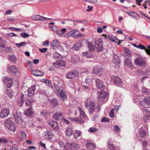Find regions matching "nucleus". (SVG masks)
I'll return each instance as SVG.
<instances>
[{
    "mask_svg": "<svg viewBox=\"0 0 150 150\" xmlns=\"http://www.w3.org/2000/svg\"><path fill=\"white\" fill-rule=\"evenodd\" d=\"M144 102L142 106L146 108H149L150 107V97H147L145 98L144 99Z\"/></svg>",
    "mask_w": 150,
    "mask_h": 150,
    "instance_id": "nucleus-13",
    "label": "nucleus"
},
{
    "mask_svg": "<svg viewBox=\"0 0 150 150\" xmlns=\"http://www.w3.org/2000/svg\"><path fill=\"white\" fill-rule=\"evenodd\" d=\"M78 109L79 111L80 114L81 116L83 117L85 119L87 120L88 117L85 114L84 112L80 108H78Z\"/></svg>",
    "mask_w": 150,
    "mask_h": 150,
    "instance_id": "nucleus-35",
    "label": "nucleus"
},
{
    "mask_svg": "<svg viewBox=\"0 0 150 150\" xmlns=\"http://www.w3.org/2000/svg\"><path fill=\"white\" fill-rule=\"evenodd\" d=\"M81 46V43L77 42L74 45V46L73 47L72 49L74 50H78L80 48Z\"/></svg>",
    "mask_w": 150,
    "mask_h": 150,
    "instance_id": "nucleus-34",
    "label": "nucleus"
},
{
    "mask_svg": "<svg viewBox=\"0 0 150 150\" xmlns=\"http://www.w3.org/2000/svg\"><path fill=\"white\" fill-rule=\"evenodd\" d=\"M114 108L112 109L109 113L110 116L112 118L114 116Z\"/></svg>",
    "mask_w": 150,
    "mask_h": 150,
    "instance_id": "nucleus-49",
    "label": "nucleus"
},
{
    "mask_svg": "<svg viewBox=\"0 0 150 150\" xmlns=\"http://www.w3.org/2000/svg\"><path fill=\"white\" fill-rule=\"evenodd\" d=\"M36 85H33L30 87L28 90V96L30 97L32 96L34 94L36 90Z\"/></svg>",
    "mask_w": 150,
    "mask_h": 150,
    "instance_id": "nucleus-15",
    "label": "nucleus"
},
{
    "mask_svg": "<svg viewBox=\"0 0 150 150\" xmlns=\"http://www.w3.org/2000/svg\"><path fill=\"white\" fill-rule=\"evenodd\" d=\"M85 105L86 108L90 106L89 112L91 114L93 112L95 106L94 103L90 102L89 100H87L85 102Z\"/></svg>",
    "mask_w": 150,
    "mask_h": 150,
    "instance_id": "nucleus-4",
    "label": "nucleus"
},
{
    "mask_svg": "<svg viewBox=\"0 0 150 150\" xmlns=\"http://www.w3.org/2000/svg\"><path fill=\"white\" fill-rule=\"evenodd\" d=\"M29 36V35L25 33H22L21 34V36L22 37L26 38L28 37Z\"/></svg>",
    "mask_w": 150,
    "mask_h": 150,
    "instance_id": "nucleus-52",
    "label": "nucleus"
},
{
    "mask_svg": "<svg viewBox=\"0 0 150 150\" xmlns=\"http://www.w3.org/2000/svg\"><path fill=\"white\" fill-rule=\"evenodd\" d=\"M9 58L10 60L13 62H15L16 60V57L13 55H9Z\"/></svg>",
    "mask_w": 150,
    "mask_h": 150,
    "instance_id": "nucleus-46",
    "label": "nucleus"
},
{
    "mask_svg": "<svg viewBox=\"0 0 150 150\" xmlns=\"http://www.w3.org/2000/svg\"><path fill=\"white\" fill-rule=\"evenodd\" d=\"M49 42L48 40L43 42L42 43V45L44 46H47L49 45Z\"/></svg>",
    "mask_w": 150,
    "mask_h": 150,
    "instance_id": "nucleus-54",
    "label": "nucleus"
},
{
    "mask_svg": "<svg viewBox=\"0 0 150 150\" xmlns=\"http://www.w3.org/2000/svg\"><path fill=\"white\" fill-rule=\"evenodd\" d=\"M9 110L7 108L3 109L0 112V117L4 118L8 116L10 114Z\"/></svg>",
    "mask_w": 150,
    "mask_h": 150,
    "instance_id": "nucleus-10",
    "label": "nucleus"
},
{
    "mask_svg": "<svg viewBox=\"0 0 150 150\" xmlns=\"http://www.w3.org/2000/svg\"><path fill=\"white\" fill-rule=\"evenodd\" d=\"M88 47L89 49L91 51H92L95 49V45H94L91 42H90L88 41L87 42Z\"/></svg>",
    "mask_w": 150,
    "mask_h": 150,
    "instance_id": "nucleus-36",
    "label": "nucleus"
},
{
    "mask_svg": "<svg viewBox=\"0 0 150 150\" xmlns=\"http://www.w3.org/2000/svg\"><path fill=\"white\" fill-rule=\"evenodd\" d=\"M101 121L103 122H109L110 121V120L109 119L104 117L101 119Z\"/></svg>",
    "mask_w": 150,
    "mask_h": 150,
    "instance_id": "nucleus-51",
    "label": "nucleus"
},
{
    "mask_svg": "<svg viewBox=\"0 0 150 150\" xmlns=\"http://www.w3.org/2000/svg\"><path fill=\"white\" fill-rule=\"evenodd\" d=\"M124 64L130 68L133 67L131 59L128 58H127L125 59Z\"/></svg>",
    "mask_w": 150,
    "mask_h": 150,
    "instance_id": "nucleus-21",
    "label": "nucleus"
},
{
    "mask_svg": "<svg viewBox=\"0 0 150 150\" xmlns=\"http://www.w3.org/2000/svg\"><path fill=\"white\" fill-rule=\"evenodd\" d=\"M57 143L61 147H64V149H65V145L64 142L62 141L59 140H58L57 141Z\"/></svg>",
    "mask_w": 150,
    "mask_h": 150,
    "instance_id": "nucleus-43",
    "label": "nucleus"
},
{
    "mask_svg": "<svg viewBox=\"0 0 150 150\" xmlns=\"http://www.w3.org/2000/svg\"><path fill=\"white\" fill-rule=\"evenodd\" d=\"M5 125V126L8 128L12 132H15V125L13 122L10 120H6Z\"/></svg>",
    "mask_w": 150,
    "mask_h": 150,
    "instance_id": "nucleus-2",
    "label": "nucleus"
},
{
    "mask_svg": "<svg viewBox=\"0 0 150 150\" xmlns=\"http://www.w3.org/2000/svg\"><path fill=\"white\" fill-rule=\"evenodd\" d=\"M79 32L77 30H73L69 32L66 34V36L67 37H70L72 36L74 38H76V34Z\"/></svg>",
    "mask_w": 150,
    "mask_h": 150,
    "instance_id": "nucleus-12",
    "label": "nucleus"
},
{
    "mask_svg": "<svg viewBox=\"0 0 150 150\" xmlns=\"http://www.w3.org/2000/svg\"><path fill=\"white\" fill-rule=\"evenodd\" d=\"M31 74L37 76H42L44 74V73L42 71L36 70H32L31 71Z\"/></svg>",
    "mask_w": 150,
    "mask_h": 150,
    "instance_id": "nucleus-23",
    "label": "nucleus"
},
{
    "mask_svg": "<svg viewBox=\"0 0 150 150\" xmlns=\"http://www.w3.org/2000/svg\"><path fill=\"white\" fill-rule=\"evenodd\" d=\"M108 148L110 149L113 150L114 149V146L111 143V141L110 140H108Z\"/></svg>",
    "mask_w": 150,
    "mask_h": 150,
    "instance_id": "nucleus-39",
    "label": "nucleus"
},
{
    "mask_svg": "<svg viewBox=\"0 0 150 150\" xmlns=\"http://www.w3.org/2000/svg\"><path fill=\"white\" fill-rule=\"evenodd\" d=\"M134 62L135 64L141 66H144L146 64V61L143 58L141 57L136 58Z\"/></svg>",
    "mask_w": 150,
    "mask_h": 150,
    "instance_id": "nucleus-5",
    "label": "nucleus"
},
{
    "mask_svg": "<svg viewBox=\"0 0 150 150\" xmlns=\"http://www.w3.org/2000/svg\"><path fill=\"white\" fill-rule=\"evenodd\" d=\"M60 54L57 52H55L53 54L54 57L55 59H58L59 58Z\"/></svg>",
    "mask_w": 150,
    "mask_h": 150,
    "instance_id": "nucleus-55",
    "label": "nucleus"
},
{
    "mask_svg": "<svg viewBox=\"0 0 150 150\" xmlns=\"http://www.w3.org/2000/svg\"><path fill=\"white\" fill-rule=\"evenodd\" d=\"M83 56L86 57L88 58H92L93 57V55L90 52H85L83 53Z\"/></svg>",
    "mask_w": 150,
    "mask_h": 150,
    "instance_id": "nucleus-38",
    "label": "nucleus"
},
{
    "mask_svg": "<svg viewBox=\"0 0 150 150\" xmlns=\"http://www.w3.org/2000/svg\"><path fill=\"white\" fill-rule=\"evenodd\" d=\"M96 82L97 87L99 88L103 87L105 85L104 84L103 81L99 79H96Z\"/></svg>",
    "mask_w": 150,
    "mask_h": 150,
    "instance_id": "nucleus-20",
    "label": "nucleus"
},
{
    "mask_svg": "<svg viewBox=\"0 0 150 150\" xmlns=\"http://www.w3.org/2000/svg\"><path fill=\"white\" fill-rule=\"evenodd\" d=\"M127 13L129 16H133L136 15H137V14L135 12H128Z\"/></svg>",
    "mask_w": 150,
    "mask_h": 150,
    "instance_id": "nucleus-50",
    "label": "nucleus"
},
{
    "mask_svg": "<svg viewBox=\"0 0 150 150\" xmlns=\"http://www.w3.org/2000/svg\"><path fill=\"white\" fill-rule=\"evenodd\" d=\"M78 76V72L76 70H74L68 73L66 75V77L68 79H72L77 77Z\"/></svg>",
    "mask_w": 150,
    "mask_h": 150,
    "instance_id": "nucleus-9",
    "label": "nucleus"
},
{
    "mask_svg": "<svg viewBox=\"0 0 150 150\" xmlns=\"http://www.w3.org/2000/svg\"><path fill=\"white\" fill-rule=\"evenodd\" d=\"M26 43L24 42H22L19 43H16L15 44L18 47H21L24 46L26 45Z\"/></svg>",
    "mask_w": 150,
    "mask_h": 150,
    "instance_id": "nucleus-44",
    "label": "nucleus"
},
{
    "mask_svg": "<svg viewBox=\"0 0 150 150\" xmlns=\"http://www.w3.org/2000/svg\"><path fill=\"white\" fill-rule=\"evenodd\" d=\"M59 46V42L57 40H54L51 44V47L53 49H55Z\"/></svg>",
    "mask_w": 150,
    "mask_h": 150,
    "instance_id": "nucleus-28",
    "label": "nucleus"
},
{
    "mask_svg": "<svg viewBox=\"0 0 150 150\" xmlns=\"http://www.w3.org/2000/svg\"><path fill=\"white\" fill-rule=\"evenodd\" d=\"M21 115L20 113L17 112H16L13 114V117L15 121L20 124L22 122V120L21 118Z\"/></svg>",
    "mask_w": 150,
    "mask_h": 150,
    "instance_id": "nucleus-11",
    "label": "nucleus"
},
{
    "mask_svg": "<svg viewBox=\"0 0 150 150\" xmlns=\"http://www.w3.org/2000/svg\"><path fill=\"white\" fill-rule=\"evenodd\" d=\"M8 142V140L5 139H0V143H6Z\"/></svg>",
    "mask_w": 150,
    "mask_h": 150,
    "instance_id": "nucleus-56",
    "label": "nucleus"
},
{
    "mask_svg": "<svg viewBox=\"0 0 150 150\" xmlns=\"http://www.w3.org/2000/svg\"><path fill=\"white\" fill-rule=\"evenodd\" d=\"M91 80L88 78H87L85 80V82L87 83H88L91 82Z\"/></svg>",
    "mask_w": 150,
    "mask_h": 150,
    "instance_id": "nucleus-64",
    "label": "nucleus"
},
{
    "mask_svg": "<svg viewBox=\"0 0 150 150\" xmlns=\"http://www.w3.org/2000/svg\"><path fill=\"white\" fill-rule=\"evenodd\" d=\"M84 36V35H83L81 34H79V32L78 33H77L76 34V39L80 37H83Z\"/></svg>",
    "mask_w": 150,
    "mask_h": 150,
    "instance_id": "nucleus-60",
    "label": "nucleus"
},
{
    "mask_svg": "<svg viewBox=\"0 0 150 150\" xmlns=\"http://www.w3.org/2000/svg\"><path fill=\"white\" fill-rule=\"evenodd\" d=\"M31 18L35 20H40L42 21V16L38 15H35L31 17Z\"/></svg>",
    "mask_w": 150,
    "mask_h": 150,
    "instance_id": "nucleus-30",
    "label": "nucleus"
},
{
    "mask_svg": "<svg viewBox=\"0 0 150 150\" xmlns=\"http://www.w3.org/2000/svg\"><path fill=\"white\" fill-rule=\"evenodd\" d=\"M81 134V132L79 131H76L74 134V136L76 139L79 137Z\"/></svg>",
    "mask_w": 150,
    "mask_h": 150,
    "instance_id": "nucleus-40",
    "label": "nucleus"
},
{
    "mask_svg": "<svg viewBox=\"0 0 150 150\" xmlns=\"http://www.w3.org/2000/svg\"><path fill=\"white\" fill-rule=\"evenodd\" d=\"M71 120L73 121H74L76 123H81L83 122V121L80 117L70 118Z\"/></svg>",
    "mask_w": 150,
    "mask_h": 150,
    "instance_id": "nucleus-25",
    "label": "nucleus"
},
{
    "mask_svg": "<svg viewBox=\"0 0 150 150\" xmlns=\"http://www.w3.org/2000/svg\"><path fill=\"white\" fill-rule=\"evenodd\" d=\"M103 69L101 67L96 66L94 67L92 73L95 74H97L103 72Z\"/></svg>",
    "mask_w": 150,
    "mask_h": 150,
    "instance_id": "nucleus-17",
    "label": "nucleus"
},
{
    "mask_svg": "<svg viewBox=\"0 0 150 150\" xmlns=\"http://www.w3.org/2000/svg\"><path fill=\"white\" fill-rule=\"evenodd\" d=\"M50 28L53 31H56L57 30V28L55 26H51L50 27Z\"/></svg>",
    "mask_w": 150,
    "mask_h": 150,
    "instance_id": "nucleus-58",
    "label": "nucleus"
},
{
    "mask_svg": "<svg viewBox=\"0 0 150 150\" xmlns=\"http://www.w3.org/2000/svg\"><path fill=\"white\" fill-rule=\"evenodd\" d=\"M114 131L117 132H120V129L118 126H115L114 128Z\"/></svg>",
    "mask_w": 150,
    "mask_h": 150,
    "instance_id": "nucleus-53",
    "label": "nucleus"
},
{
    "mask_svg": "<svg viewBox=\"0 0 150 150\" xmlns=\"http://www.w3.org/2000/svg\"><path fill=\"white\" fill-rule=\"evenodd\" d=\"M143 119L145 122H147L150 119V116L149 115H145L144 116Z\"/></svg>",
    "mask_w": 150,
    "mask_h": 150,
    "instance_id": "nucleus-47",
    "label": "nucleus"
},
{
    "mask_svg": "<svg viewBox=\"0 0 150 150\" xmlns=\"http://www.w3.org/2000/svg\"><path fill=\"white\" fill-rule=\"evenodd\" d=\"M98 131V129L94 127H91L89 128L88 131L90 132H96Z\"/></svg>",
    "mask_w": 150,
    "mask_h": 150,
    "instance_id": "nucleus-42",
    "label": "nucleus"
},
{
    "mask_svg": "<svg viewBox=\"0 0 150 150\" xmlns=\"http://www.w3.org/2000/svg\"><path fill=\"white\" fill-rule=\"evenodd\" d=\"M139 135L140 137H144L146 135V132L145 129L143 128H141L139 130Z\"/></svg>",
    "mask_w": 150,
    "mask_h": 150,
    "instance_id": "nucleus-32",
    "label": "nucleus"
},
{
    "mask_svg": "<svg viewBox=\"0 0 150 150\" xmlns=\"http://www.w3.org/2000/svg\"><path fill=\"white\" fill-rule=\"evenodd\" d=\"M34 112L31 108L27 109L26 111L25 112V115L28 116H31L34 115Z\"/></svg>",
    "mask_w": 150,
    "mask_h": 150,
    "instance_id": "nucleus-27",
    "label": "nucleus"
},
{
    "mask_svg": "<svg viewBox=\"0 0 150 150\" xmlns=\"http://www.w3.org/2000/svg\"><path fill=\"white\" fill-rule=\"evenodd\" d=\"M111 80L113 83L117 85L122 86L123 85V82L121 79L117 76H112Z\"/></svg>",
    "mask_w": 150,
    "mask_h": 150,
    "instance_id": "nucleus-3",
    "label": "nucleus"
},
{
    "mask_svg": "<svg viewBox=\"0 0 150 150\" xmlns=\"http://www.w3.org/2000/svg\"><path fill=\"white\" fill-rule=\"evenodd\" d=\"M60 96L63 100L64 101L67 99V97L64 91H62L60 92Z\"/></svg>",
    "mask_w": 150,
    "mask_h": 150,
    "instance_id": "nucleus-37",
    "label": "nucleus"
},
{
    "mask_svg": "<svg viewBox=\"0 0 150 150\" xmlns=\"http://www.w3.org/2000/svg\"><path fill=\"white\" fill-rule=\"evenodd\" d=\"M86 145L87 148L88 150H93L96 148L95 145L90 142L87 143Z\"/></svg>",
    "mask_w": 150,
    "mask_h": 150,
    "instance_id": "nucleus-29",
    "label": "nucleus"
},
{
    "mask_svg": "<svg viewBox=\"0 0 150 150\" xmlns=\"http://www.w3.org/2000/svg\"><path fill=\"white\" fill-rule=\"evenodd\" d=\"M107 96V94L104 91L98 92L97 96L98 100L100 101H103L105 100Z\"/></svg>",
    "mask_w": 150,
    "mask_h": 150,
    "instance_id": "nucleus-6",
    "label": "nucleus"
},
{
    "mask_svg": "<svg viewBox=\"0 0 150 150\" xmlns=\"http://www.w3.org/2000/svg\"><path fill=\"white\" fill-rule=\"evenodd\" d=\"M112 61L117 67H119L120 66V61L118 56L117 54H115L114 55Z\"/></svg>",
    "mask_w": 150,
    "mask_h": 150,
    "instance_id": "nucleus-18",
    "label": "nucleus"
},
{
    "mask_svg": "<svg viewBox=\"0 0 150 150\" xmlns=\"http://www.w3.org/2000/svg\"><path fill=\"white\" fill-rule=\"evenodd\" d=\"M69 20L70 21H73L74 22H80L81 23H85L87 22L86 21V20H84V21H75L72 20Z\"/></svg>",
    "mask_w": 150,
    "mask_h": 150,
    "instance_id": "nucleus-59",
    "label": "nucleus"
},
{
    "mask_svg": "<svg viewBox=\"0 0 150 150\" xmlns=\"http://www.w3.org/2000/svg\"><path fill=\"white\" fill-rule=\"evenodd\" d=\"M4 83L7 88H10L12 86V79L8 77H4L3 78Z\"/></svg>",
    "mask_w": 150,
    "mask_h": 150,
    "instance_id": "nucleus-8",
    "label": "nucleus"
},
{
    "mask_svg": "<svg viewBox=\"0 0 150 150\" xmlns=\"http://www.w3.org/2000/svg\"><path fill=\"white\" fill-rule=\"evenodd\" d=\"M33 102V101L32 100L31 101H30V100H29L28 101V103L27 101H26L25 102V104L26 105L28 106H31L32 104V103Z\"/></svg>",
    "mask_w": 150,
    "mask_h": 150,
    "instance_id": "nucleus-57",
    "label": "nucleus"
},
{
    "mask_svg": "<svg viewBox=\"0 0 150 150\" xmlns=\"http://www.w3.org/2000/svg\"><path fill=\"white\" fill-rule=\"evenodd\" d=\"M95 47L98 52H100L103 50V41L101 38H99L95 41Z\"/></svg>",
    "mask_w": 150,
    "mask_h": 150,
    "instance_id": "nucleus-1",
    "label": "nucleus"
},
{
    "mask_svg": "<svg viewBox=\"0 0 150 150\" xmlns=\"http://www.w3.org/2000/svg\"><path fill=\"white\" fill-rule=\"evenodd\" d=\"M24 94L21 93L20 99L18 100V105L20 107L22 106L24 103Z\"/></svg>",
    "mask_w": 150,
    "mask_h": 150,
    "instance_id": "nucleus-22",
    "label": "nucleus"
},
{
    "mask_svg": "<svg viewBox=\"0 0 150 150\" xmlns=\"http://www.w3.org/2000/svg\"><path fill=\"white\" fill-rule=\"evenodd\" d=\"M105 35V38L108 37L110 40L117 43L118 45H119L121 43V41L114 36L109 35L107 36L106 35Z\"/></svg>",
    "mask_w": 150,
    "mask_h": 150,
    "instance_id": "nucleus-14",
    "label": "nucleus"
},
{
    "mask_svg": "<svg viewBox=\"0 0 150 150\" xmlns=\"http://www.w3.org/2000/svg\"><path fill=\"white\" fill-rule=\"evenodd\" d=\"M8 70L13 75H15L17 71V68L14 66H11L8 68Z\"/></svg>",
    "mask_w": 150,
    "mask_h": 150,
    "instance_id": "nucleus-19",
    "label": "nucleus"
},
{
    "mask_svg": "<svg viewBox=\"0 0 150 150\" xmlns=\"http://www.w3.org/2000/svg\"><path fill=\"white\" fill-rule=\"evenodd\" d=\"M6 93L8 96L10 98H12L13 96L12 91L10 89H7Z\"/></svg>",
    "mask_w": 150,
    "mask_h": 150,
    "instance_id": "nucleus-33",
    "label": "nucleus"
},
{
    "mask_svg": "<svg viewBox=\"0 0 150 150\" xmlns=\"http://www.w3.org/2000/svg\"><path fill=\"white\" fill-rule=\"evenodd\" d=\"M62 113L61 112H57L53 115V117L55 119L58 120L59 117L62 115Z\"/></svg>",
    "mask_w": 150,
    "mask_h": 150,
    "instance_id": "nucleus-31",
    "label": "nucleus"
},
{
    "mask_svg": "<svg viewBox=\"0 0 150 150\" xmlns=\"http://www.w3.org/2000/svg\"><path fill=\"white\" fill-rule=\"evenodd\" d=\"M43 80H44V83L48 86L49 87H51L52 86L50 83V82L48 80H45L43 79Z\"/></svg>",
    "mask_w": 150,
    "mask_h": 150,
    "instance_id": "nucleus-48",
    "label": "nucleus"
},
{
    "mask_svg": "<svg viewBox=\"0 0 150 150\" xmlns=\"http://www.w3.org/2000/svg\"><path fill=\"white\" fill-rule=\"evenodd\" d=\"M138 48H139L140 49L142 50L145 49H145H145V47L143 45L141 44L139 45L138 46Z\"/></svg>",
    "mask_w": 150,
    "mask_h": 150,
    "instance_id": "nucleus-63",
    "label": "nucleus"
},
{
    "mask_svg": "<svg viewBox=\"0 0 150 150\" xmlns=\"http://www.w3.org/2000/svg\"><path fill=\"white\" fill-rule=\"evenodd\" d=\"M68 145L71 150H78L79 148V146L75 143H69Z\"/></svg>",
    "mask_w": 150,
    "mask_h": 150,
    "instance_id": "nucleus-16",
    "label": "nucleus"
},
{
    "mask_svg": "<svg viewBox=\"0 0 150 150\" xmlns=\"http://www.w3.org/2000/svg\"><path fill=\"white\" fill-rule=\"evenodd\" d=\"M65 133L68 137H70L72 134V130L70 127H67L66 129Z\"/></svg>",
    "mask_w": 150,
    "mask_h": 150,
    "instance_id": "nucleus-26",
    "label": "nucleus"
},
{
    "mask_svg": "<svg viewBox=\"0 0 150 150\" xmlns=\"http://www.w3.org/2000/svg\"><path fill=\"white\" fill-rule=\"evenodd\" d=\"M123 50L125 54L127 55H129L131 54V52L129 49L125 47H123Z\"/></svg>",
    "mask_w": 150,
    "mask_h": 150,
    "instance_id": "nucleus-41",
    "label": "nucleus"
},
{
    "mask_svg": "<svg viewBox=\"0 0 150 150\" xmlns=\"http://www.w3.org/2000/svg\"><path fill=\"white\" fill-rule=\"evenodd\" d=\"M49 124L52 128L56 129H59V127L57 122L52 121L49 122Z\"/></svg>",
    "mask_w": 150,
    "mask_h": 150,
    "instance_id": "nucleus-24",
    "label": "nucleus"
},
{
    "mask_svg": "<svg viewBox=\"0 0 150 150\" xmlns=\"http://www.w3.org/2000/svg\"><path fill=\"white\" fill-rule=\"evenodd\" d=\"M47 49L46 48L39 49V50L41 52H45L47 51Z\"/></svg>",
    "mask_w": 150,
    "mask_h": 150,
    "instance_id": "nucleus-61",
    "label": "nucleus"
},
{
    "mask_svg": "<svg viewBox=\"0 0 150 150\" xmlns=\"http://www.w3.org/2000/svg\"><path fill=\"white\" fill-rule=\"evenodd\" d=\"M54 136V133L51 131L47 130L43 132V136L45 139H51Z\"/></svg>",
    "mask_w": 150,
    "mask_h": 150,
    "instance_id": "nucleus-7",
    "label": "nucleus"
},
{
    "mask_svg": "<svg viewBox=\"0 0 150 150\" xmlns=\"http://www.w3.org/2000/svg\"><path fill=\"white\" fill-rule=\"evenodd\" d=\"M21 134L22 137L24 139H26L27 138L26 134L23 131H21Z\"/></svg>",
    "mask_w": 150,
    "mask_h": 150,
    "instance_id": "nucleus-45",
    "label": "nucleus"
},
{
    "mask_svg": "<svg viewBox=\"0 0 150 150\" xmlns=\"http://www.w3.org/2000/svg\"><path fill=\"white\" fill-rule=\"evenodd\" d=\"M10 150H19V148L16 146H12L10 147Z\"/></svg>",
    "mask_w": 150,
    "mask_h": 150,
    "instance_id": "nucleus-62",
    "label": "nucleus"
}]
</instances>
